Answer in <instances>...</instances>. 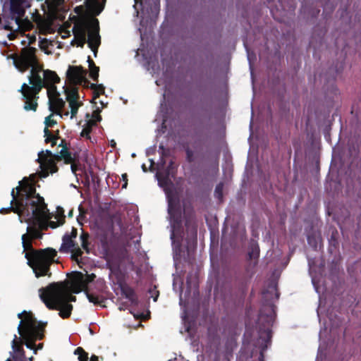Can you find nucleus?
Segmentation results:
<instances>
[{"label":"nucleus","instance_id":"nucleus-43","mask_svg":"<svg viewBox=\"0 0 361 361\" xmlns=\"http://www.w3.org/2000/svg\"><path fill=\"white\" fill-rule=\"evenodd\" d=\"M78 230L77 228L73 227L71 233L69 234V237L74 239L77 237Z\"/></svg>","mask_w":361,"mask_h":361},{"label":"nucleus","instance_id":"nucleus-25","mask_svg":"<svg viewBox=\"0 0 361 361\" xmlns=\"http://www.w3.org/2000/svg\"><path fill=\"white\" fill-rule=\"evenodd\" d=\"M89 238H90L89 233L82 231V233L80 234V241H81V246L87 253L90 252Z\"/></svg>","mask_w":361,"mask_h":361},{"label":"nucleus","instance_id":"nucleus-13","mask_svg":"<svg viewBox=\"0 0 361 361\" xmlns=\"http://www.w3.org/2000/svg\"><path fill=\"white\" fill-rule=\"evenodd\" d=\"M32 20L37 24L40 33L44 35L47 31L50 30V21L47 18L41 16L39 13H37L36 14L33 15Z\"/></svg>","mask_w":361,"mask_h":361},{"label":"nucleus","instance_id":"nucleus-16","mask_svg":"<svg viewBox=\"0 0 361 361\" xmlns=\"http://www.w3.org/2000/svg\"><path fill=\"white\" fill-rule=\"evenodd\" d=\"M49 110L57 115H61V111L66 104L65 102L60 98V96L52 97L51 100H49Z\"/></svg>","mask_w":361,"mask_h":361},{"label":"nucleus","instance_id":"nucleus-11","mask_svg":"<svg viewBox=\"0 0 361 361\" xmlns=\"http://www.w3.org/2000/svg\"><path fill=\"white\" fill-rule=\"evenodd\" d=\"M93 23L95 25V28L88 33V47L94 52V55L96 57L97 54L98 48L101 44V39L99 34V21L97 18L93 19Z\"/></svg>","mask_w":361,"mask_h":361},{"label":"nucleus","instance_id":"nucleus-17","mask_svg":"<svg viewBox=\"0 0 361 361\" xmlns=\"http://www.w3.org/2000/svg\"><path fill=\"white\" fill-rule=\"evenodd\" d=\"M43 78L42 81L44 82V87L49 85H56L60 82V78L56 73V72L51 70L43 71Z\"/></svg>","mask_w":361,"mask_h":361},{"label":"nucleus","instance_id":"nucleus-41","mask_svg":"<svg viewBox=\"0 0 361 361\" xmlns=\"http://www.w3.org/2000/svg\"><path fill=\"white\" fill-rule=\"evenodd\" d=\"M122 180L123 181L122 188H126L128 186V175L126 173L122 174Z\"/></svg>","mask_w":361,"mask_h":361},{"label":"nucleus","instance_id":"nucleus-29","mask_svg":"<svg viewBox=\"0 0 361 361\" xmlns=\"http://www.w3.org/2000/svg\"><path fill=\"white\" fill-rule=\"evenodd\" d=\"M69 106L71 108V118H73L76 116L78 114V111L80 106H81L83 103L82 102H68Z\"/></svg>","mask_w":361,"mask_h":361},{"label":"nucleus","instance_id":"nucleus-36","mask_svg":"<svg viewBox=\"0 0 361 361\" xmlns=\"http://www.w3.org/2000/svg\"><path fill=\"white\" fill-rule=\"evenodd\" d=\"M51 116H52V114H51L49 116L45 118V121H44L45 126H46L45 128H47V129H49V128L53 127L54 125L56 124V121L52 119Z\"/></svg>","mask_w":361,"mask_h":361},{"label":"nucleus","instance_id":"nucleus-3","mask_svg":"<svg viewBox=\"0 0 361 361\" xmlns=\"http://www.w3.org/2000/svg\"><path fill=\"white\" fill-rule=\"evenodd\" d=\"M68 280L52 282L46 287L39 289L40 300L49 310H59V316L63 319L71 317L73 305L71 302H75L76 297L70 293L68 284Z\"/></svg>","mask_w":361,"mask_h":361},{"label":"nucleus","instance_id":"nucleus-14","mask_svg":"<svg viewBox=\"0 0 361 361\" xmlns=\"http://www.w3.org/2000/svg\"><path fill=\"white\" fill-rule=\"evenodd\" d=\"M106 1V0H86V4L94 16H98L104 10Z\"/></svg>","mask_w":361,"mask_h":361},{"label":"nucleus","instance_id":"nucleus-47","mask_svg":"<svg viewBox=\"0 0 361 361\" xmlns=\"http://www.w3.org/2000/svg\"><path fill=\"white\" fill-rule=\"evenodd\" d=\"M71 170L73 173H75L76 171L78 170V166L77 165L74 163V161H73L72 163H71Z\"/></svg>","mask_w":361,"mask_h":361},{"label":"nucleus","instance_id":"nucleus-59","mask_svg":"<svg viewBox=\"0 0 361 361\" xmlns=\"http://www.w3.org/2000/svg\"><path fill=\"white\" fill-rule=\"evenodd\" d=\"M157 298H158V295H157L156 297H154V301H157Z\"/></svg>","mask_w":361,"mask_h":361},{"label":"nucleus","instance_id":"nucleus-27","mask_svg":"<svg viewBox=\"0 0 361 361\" xmlns=\"http://www.w3.org/2000/svg\"><path fill=\"white\" fill-rule=\"evenodd\" d=\"M47 89V96L49 100H51L52 97L60 96V94L57 92V88L55 85H49L47 87H44Z\"/></svg>","mask_w":361,"mask_h":361},{"label":"nucleus","instance_id":"nucleus-31","mask_svg":"<svg viewBox=\"0 0 361 361\" xmlns=\"http://www.w3.org/2000/svg\"><path fill=\"white\" fill-rule=\"evenodd\" d=\"M69 252L72 254L71 258L77 262H79L78 258L80 257L83 253L78 245L73 247Z\"/></svg>","mask_w":361,"mask_h":361},{"label":"nucleus","instance_id":"nucleus-51","mask_svg":"<svg viewBox=\"0 0 361 361\" xmlns=\"http://www.w3.org/2000/svg\"><path fill=\"white\" fill-rule=\"evenodd\" d=\"M26 23L27 24V30H30L32 28V23L30 22L29 20H27Z\"/></svg>","mask_w":361,"mask_h":361},{"label":"nucleus","instance_id":"nucleus-53","mask_svg":"<svg viewBox=\"0 0 361 361\" xmlns=\"http://www.w3.org/2000/svg\"><path fill=\"white\" fill-rule=\"evenodd\" d=\"M50 143H51V146L54 147V146L56 145L57 140H53Z\"/></svg>","mask_w":361,"mask_h":361},{"label":"nucleus","instance_id":"nucleus-62","mask_svg":"<svg viewBox=\"0 0 361 361\" xmlns=\"http://www.w3.org/2000/svg\"><path fill=\"white\" fill-rule=\"evenodd\" d=\"M219 163L218 161H216V166L218 167Z\"/></svg>","mask_w":361,"mask_h":361},{"label":"nucleus","instance_id":"nucleus-4","mask_svg":"<svg viewBox=\"0 0 361 361\" xmlns=\"http://www.w3.org/2000/svg\"><path fill=\"white\" fill-rule=\"evenodd\" d=\"M36 174H32L29 178L25 177L19 182V185L16 187L17 192L14 189L11 191L12 200L10 206L6 208H1L0 213L8 214L13 212L19 216L20 221L24 219L26 209H29L28 203L33 200L37 192L35 188Z\"/></svg>","mask_w":361,"mask_h":361},{"label":"nucleus","instance_id":"nucleus-38","mask_svg":"<svg viewBox=\"0 0 361 361\" xmlns=\"http://www.w3.org/2000/svg\"><path fill=\"white\" fill-rule=\"evenodd\" d=\"M73 42H75L78 47H83L84 44L86 42V37H83L82 43H80V36H74V39L72 42V44H73Z\"/></svg>","mask_w":361,"mask_h":361},{"label":"nucleus","instance_id":"nucleus-19","mask_svg":"<svg viewBox=\"0 0 361 361\" xmlns=\"http://www.w3.org/2000/svg\"><path fill=\"white\" fill-rule=\"evenodd\" d=\"M64 89L68 102H79L80 95L77 86L72 85L71 87H66Z\"/></svg>","mask_w":361,"mask_h":361},{"label":"nucleus","instance_id":"nucleus-56","mask_svg":"<svg viewBox=\"0 0 361 361\" xmlns=\"http://www.w3.org/2000/svg\"><path fill=\"white\" fill-rule=\"evenodd\" d=\"M12 35H13V34H11V33L8 35V38L10 40L13 39V38L11 37Z\"/></svg>","mask_w":361,"mask_h":361},{"label":"nucleus","instance_id":"nucleus-22","mask_svg":"<svg viewBox=\"0 0 361 361\" xmlns=\"http://www.w3.org/2000/svg\"><path fill=\"white\" fill-rule=\"evenodd\" d=\"M259 257V247L257 242L252 240L249 245L248 259L257 260Z\"/></svg>","mask_w":361,"mask_h":361},{"label":"nucleus","instance_id":"nucleus-40","mask_svg":"<svg viewBox=\"0 0 361 361\" xmlns=\"http://www.w3.org/2000/svg\"><path fill=\"white\" fill-rule=\"evenodd\" d=\"M99 110L97 109L93 112L92 116L96 120V121H100L102 120V117L99 115Z\"/></svg>","mask_w":361,"mask_h":361},{"label":"nucleus","instance_id":"nucleus-2","mask_svg":"<svg viewBox=\"0 0 361 361\" xmlns=\"http://www.w3.org/2000/svg\"><path fill=\"white\" fill-rule=\"evenodd\" d=\"M28 204L29 209H26L24 219L21 220V222L28 224L27 233L21 237L22 243H32L35 240L42 239L43 231L48 228L47 221L51 218L44 199L39 193H36L33 200Z\"/></svg>","mask_w":361,"mask_h":361},{"label":"nucleus","instance_id":"nucleus-61","mask_svg":"<svg viewBox=\"0 0 361 361\" xmlns=\"http://www.w3.org/2000/svg\"><path fill=\"white\" fill-rule=\"evenodd\" d=\"M194 233H195V234L196 235L197 231H196V228H194Z\"/></svg>","mask_w":361,"mask_h":361},{"label":"nucleus","instance_id":"nucleus-30","mask_svg":"<svg viewBox=\"0 0 361 361\" xmlns=\"http://www.w3.org/2000/svg\"><path fill=\"white\" fill-rule=\"evenodd\" d=\"M90 77L95 82H98L99 67L94 64L92 66L89 67Z\"/></svg>","mask_w":361,"mask_h":361},{"label":"nucleus","instance_id":"nucleus-32","mask_svg":"<svg viewBox=\"0 0 361 361\" xmlns=\"http://www.w3.org/2000/svg\"><path fill=\"white\" fill-rule=\"evenodd\" d=\"M223 190H224V183H219L216 185L214 190V196L216 199H218L220 202L223 200Z\"/></svg>","mask_w":361,"mask_h":361},{"label":"nucleus","instance_id":"nucleus-28","mask_svg":"<svg viewBox=\"0 0 361 361\" xmlns=\"http://www.w3.org/2000/svg\"><path fill=\"white\" fill-rule=\"evenodd\" d=\"M74 353L78 355L79 361H88V353H86L82 348L78 347L75 350Z\"/></svg>","mask_w":361,"mask_h":361},{"label":"nucleus","instance_id":"nucleus-64","mask_svg":"<svg viewBox=\"0 0 361 361\" xmlns=\"http://www.w3.org/2000/svg\"><path fill=\"white\" fill-rule=\"evenodd\" d=\"M7 361H10V360L8 359Z\"/></svg>","mask_w":361,"mask_h":361},{"label":"nucleus","instance_id":"nucleus-52","mask_svg":"<svg viewBox=\"0 0 361 361\" xmlns=\"http://www.w3.org/2000/svg\"><path fill=\"white\" fill-rule=\"evenodd\" d=\"M54 136H56V140H58L59 138V130H57L54 134Z\"/></svg>","mask_w":361,"mask_h":361},{"label":"nucleus","instance_id":"nucleus-54","mask_svg":"<svg viewBox=\"0 0 361 361\" xmlns=\"http://www.w3.org/2000/svg\"><path fill=\"white\" fill-rule=\"evenodd\" d=\"M267 319H268L269 322H272V321H273V317H272V316H269V317H267Z\"/></svg>","mask_w":361,"mask_h":361},{"label":"nucleus","instance_id":"nucleus-44","mask_svg":"<svg viewBox=\"0 0 361 361\" xmlns=\"http://www.w3.org/2000/svg\"><path fill=\"white\" fill-rule=\"evenodd\" d=\"M343 68V63H341L340 64L339 67H338V66H336V69H335V73H336V75H337V74L340 73L342 71Z\"/></svg>","mask_w":361,"mask_h":361},{"label":"nucleus","instance_id":"nucleus-24","mask_svg":"<svg viewBox=\"0 0 361 361\" xmlns=\"http://www.w3.org/2000/svg\"><path fill=\"white\" fill-rule=\"evenodd\" d=\"M23 340L22 337L18 338L17 336L15 335L14 339L12 341V348L14 352L17 353H23L24 350L23 348Z\"/></svg>","mask_w":361,"mask_h":361},{"label":"nucleus","instance_id":"nucleus-45","mask_svg":"<svg viewBox=\"0 0 361 361\" xmlns=\"http://www.w3.org/2000/svg\"><path fill=\"white\" fill-rule=\"evenodd\" d=\"M69 145H70V144H69V143H68V142L66 141V140L62 139V140H61V142H60V143H59V147H61L62 148H63V147H69Z\"/></svg>","mask_w":361,"mask_h":361},{"label":"nucleus","instance_id":"nucleus-10","mask_svg":"<svg viewBox=\"0 0 361 361\" xmlns=\"http://www.w3.org/2000/svg\"><path fill=\"white\" fill-rule=\"evenodd\" d=\"M86 71L82 66H69L66 72V78L71 85L77 86L81 85L83 82L89 83L85 79Z\"/></svg>","mask_w":361,"mask_h":361},{"label":"nucleus","instance_id":"nucleus-7","mask_svg":"<svg viewBox=\"0 0 361 361\" xmlns=\"http://www.w3.org/2000/svg\"><path fill=\"white\" fill-rule=\"evenodd\" d=\"M61 160H63L66 164L74 161L75 159L69 151V147H63L58 154H53L49 149L40 151L36 160L40 168L37 175L40 178H47L50 173H56L59 170L56 162ZM35 174L37 176V173Z\"/></svg>","mask_w":361,"mask_h":361},{"label":"nucleus","instance_id":"nucleus-57","mask_svg":"<svg viewBox=\"0 0 361 361\" xmlns=\"http://www.w3.org/2000/svg\"><path fill=\"white\" fill-rule=\"evenodd\" d=\"M307 240H308V243H309L310 244H311V238H310V236H308Z\"/></svg>","mask_w":361,"mask_h":361},{"label":"nucleus","instance_id":"nucleus-60","mask_svg":"<svg viewBox=\"0 0 361 361\" xmlns=\"http://www.w3.org/2000/svg\"><path fill=\"white\" fill-rule=\"evenodd\" d=\"M68 114H69L68 111H67V112H66V113L64 114V115H65V116H68Z\"/></svg>","mask_w":361,"mask_h":361},{"label":"nucleus","instance_id":"nucleus-20","mask_svg":"<svg viewBox=\"0 0 361 361\" xmlns=\"http://www.w3.org/2000/svg\"><path fill=\"white\" fill-rule=\"evenodd\" d=\"M85 295L88 300L94 305H102V303L104 302L105 299L102 295L91 292L89 288L85 290Z\"/></svg>","mask_w":361,"mask_h":361},{"label":"nucleus","instance_id":"nucleus-26","mask_svg":"<svg viewBox=\"0 0 361 361\" xmlns=\"http://www.w3.org/2000/svg\"><path fill=\"white\" fill-rule=\"evenodd\" d=\"M184 217L185 219V225L188 228L190 226L192 220L194 217L193 210L192 208H184Z\"/></svg>","mask_w":361,"mask_h":361},{"label":"nucleus","instance_id":"nucleus-63","mask_svg":"<svg viewBox=\"0 0 361 361\" xmlns=\"http://www.w3.org/2000/svg\"><path fill=\"white\" fill-rule=\"evenodd\" d=\"M271 0H268V1H271Z\"/></svg>","mask_w":361,"mask_h":361},{"label":"nucleus","instance_id":"nucleus-23","mask_svg":"<svg viewBox=\"0 0 361 361\" xmlns=\"http://www.w3.org/2000/svg\"><path fill=\"white\" fill-rule=\"evenodd\" d=\"M87 27L84 23L77 24L74 26L73 30L74 36H80V43H82L83 37H86V31Z\"/></svg>","mask_w":361,"mask_h":361},{"label":"nucleus","instance_id":"nucleus-18","mask_svg":"<svg viewBox=\"0 0 361 361\" xmlns=\"http://www.w3.org/2000/svg\"><path fill=\"white\" fill-rule=\"evenodd\" d=\"M62 241L59 248V252H61L68 253L73 247L78 245L73 238L69 237V234L67 233L63 236Z\"/></svg>","mask_w":361,"mask_h":361},{"label":"nucleus","instance_id":"nucleus-15","mask_svg":"<svg viewBox=\"0 0 361 361\" xmlns=\"http://www.w3.org/2000/svg\"><path fill=\"white\" fill-rule=\"evenodd\" d=\"M120 288L122 295L131 303L136 304L137 302V297L133 288L127 283L120 284Z\"/></svg>","mask_w":361,"mask_h":361},{"label":"nucleus","instance_id":"nucleus-34","mask_svg":"<svg viewBox=\"0 0 361 361\" xmlns=\"http://www.w3.org/2000/svg\"><path fill=\"white\" fill-rule=\"evenodd\" d=\"M44 136L45 137L44 142L46 144L50 143L53 140H56V136H54L47 128H44Z\"/></svg>","mask_w":361,"mask_h":361},{"label":"nucleus","instance_id":"nucleus-5","mask_svg":"<svg viewBox=\"0 0 361 361\" xmlns=\"http://www.w3.org/2000/svg\"><path fill=\"white\" fill-rule=\"evenodd\" d=\"M25 257L27 260V265L32 269L36 278L42 276H51V266L57 256V251L52 247L44 249H35L32 243H22Z\"/></svg>","mask_w":361,"mask_h":361},{"label":"nucleus","instance_id":"nucleus-48","mask_svg":"<svg viewBox=\"0 0 361 361\" xmlns=\"http://www.w3.org/2000/svg\"><path fill=\"white\" fill-rule=\"evenodd\" d=\"M87 63H88V66L89 67H91L94 64H95L94 61L91 59V57L90 56L87 57Z\"/></svg>","mask_w":361,"mask_h":361},{"label":"nucleus","instance_id":"nucleus-58","mask_svg":"<svg viewBox=\"0 0 361 361\" xmlns=\"http://www.w3.org/2000/svg\"><path fill=\"white\" fill-rule=\"evenodd\" d=\"M73 215V211H71L69 213H68V216H72Z\"/></svg>","mask_w":361,"mask_h":361},{"label":"nucleus","instance_id":"nucleus-37","mask_svg":"<svg viewBox=\"0 0 361 361\" xmlns=\"http://www.w3.org/2000/svg\"><path fill=\"white\" fill-rule=\"evenodd\" d=\"M185 153H186V160L189 162V163H191L194 161V158H193V156H194V152L192 149H190V148H187L185 149Z\"/></svg>","mask_w":361,"mask_h":361},{"label":"nucleus","instance_id":"nucleus-12","mask_svg":"<svg viewBox=\"0 0 361 361\" xmlns=\"http://www.w3.org/2000/svg\"><path fill=\"white\" fill-rule=\"evenodd\" d=\"M11 20H14L17 26L16 29L21 27L22 18L25 13L23 6L18 1H12L11 3Z\"/></svg>","mask_w":361,"mask_h":361},{"label":"nucleus","instance_id":"nucleus-50","mask_svg":"<svg viewBox=\"0 0 361 361\" xmlns=\"http://www.w3.org/2000/svg\"><path fill=\"white\" fill-rule=\"evenodd\" d=\"M90 361H99V357H98V356H97L95 355H92L90 357Z\"/></svg>","mask_w":361,"mask_h":361},{"label":"nucleus","instance_id":"nucleus-21","mask_svg":"<svg viewBox=\"0 0 361 361\" xmlns=\"http://www.w3.org/2000/svg\"><path fill=\"white\" fill-rule=\"evenodd\" d=\"M128 256V251L126 249H120L117 252V257L113 258V256H108L107 262L109 263L111 261L117 267Z\"/></svg>","mask_w":361,"mask_h":361},{"label":"nucleus","instance_id":"nucleus-8","mask_svg":"<svg viewBox=\"0 0 361 361\" xmlns=\"http://www.w3.org/2000/svg\"><path fill=\"white\" fill-rule=\"evenodd\" d=\"M168 212L171 226V239L172 243H176L178 247H180L183 234V214L178 197H168Z\"/></svg>","mask_w":361,"mask_h":361},{"label":"nucleus","instance_id":"nucleus-9","mask_svg":"<svg viewBox=\"0 0 361 361\" xmlns=\"http://www.w3.org/2000/svg\"><path fill=\"white\" fill-rule=\"evenodd\" d=\"M96 276L94 274H83L81 272L76 271L73 274L71 281L68 280V289L70 293H80L82 291L85 293V290L88 288V285L92 283Z\"/></svg>","mask_w":361,"mask_h":361},{"label":"nucleus","instance_id":"nucleus-49","mask_svg":"<svg viewBox=\"0 0 361 361\" xmlns=\"http://www.w3.org/2000/svg\"><path fill=\"white\" fill-rule=\"evenodd\" d=\"M100 96L99 93L98 92H96L93 90V98L92 100H94L97 99Z\"/></svg>","mask_w":361,"mask_h":361},{"label":"nucleus","instance_id":"nucleus-42","mask_svg":"<svg viewBox=\"0 0 361 361\" xmlns=\"http://www.w3.org/2000/svg\"><path fill=\"white\" fill-rule=\"evenodd\" d=\"M4 27L6 30H10V31L14 30L13 27L11 25V23L7 20H5Z\"/></svg>","mask_w":361,"mask_h":361},{"label":"nucleus","instance_id":"nucleus-39","mask_svg":"<svg viewBox=\"0 0 361 361\" xmlns=\"http://www.w3.org/2000/svg\"><path fill=\"white\" fill-rule=\"evenodd\" d=\"M91 132V129L90 128L82 129L80 135L83 137L90 138V133Z\"/></svg>","mask_w":361,"mask_h":361},{"label":"nucleus","instance_id":"nucleus-6","mask_svg":"<svg viewBox=\"0 0 361 361\" xmlns=\"http://www.w3.org/2000/svg\"><path fill=\"white\" fill-rule=\"evenodd\" d=\"M18 317L21 319L18 331L24 344L29 349H35L36 341L44 337L47 323L37 322L32 313L27 312L25 310L19 313Z\"/></svg>","mask_w":361,"mask_h":361},{"label":"nucleus","instance_id":"nucleus-46","mask_svg":"<svg viewBox=\"0 0 361 361\" xmlns=\"http://www.w3.org/2000/svg\"><path fill=\"white\" fill-rule=\"evenodd\" d=\"M173 164H174V162L173 161H171L169 162V164L167 167V175L169 176L171 173V170H172L173 169Z\"/></svg>","mask_w":361,"mask_h":361},{"label":"nucleus","instance_id":"nucleus-1","mask_svg":"<svg viewBox=\"0 0 361 361\" xmlns=\"http://www.w3.org/2000/svg\"><path fill=\"white\" fill-rule=\"evenodd\" d=\"M36 52V48L27 47L23 48L20 54L11 56L15 67L20 72L24 73L31 68L30 74L28 76L29 84L31 85L24 82L19 90L22 94V99L25 102L23 108L25 111H37L38 95L44 87V82L40 75L43 66L39 63Z\"/></svg>","mask_w":361,"mask_h":361},{"label":"nucleus","instance_id":"nucleus-55","mask_svg":"<svg viewBox=\"0 0 361 361\" xmlns=\"http://www.w3.org/2000/svg\"><path fill=\"white\" fill-rule=\"evenodd\" d=\"M142 168L144 171H147V168H146L145 164H142Z\"/></svg>","mask_w":361,"mask_h":361},{"label":"nucleus","instance_id":"nucleus-35","mask_svg":"<svg viewBox=\"0 0 361 361\" xmlns=\"http://www.w3.org/2000/svg\"><path fill=\"white\" fill-rule=\"evenodd\" d=\"M90 88L92 90L98 92L99 94H103L105 91V88L102 84L90 83Z\"/></svg>","mask_w":361,"mask_h":361},{"label":"nucleus","instance_id":"nucleus-33","mask_svg":"<svg viewBox=\"0 0 361 361\" xmlns=\"http://www.w3.org/2000/svg\"><path fill=\"white\" fill-rule=\"evenodd\" d=\"M65 222V216L63 214V211L61 212V214L59 216V219L57 221H50L49 226L52 228H56L59 226H61Z\"/></svg>","mask_w":361,"mask_h":361}]
</instances>
